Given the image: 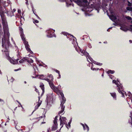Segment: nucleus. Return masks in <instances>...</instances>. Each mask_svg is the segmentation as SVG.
<instances>
[{
	"mask_svg": "<svg viewBox=\"0 0 132 132\" xmlns=\"http://www.w3.org/2000/svg\"><path fill=\"white\" fill-rule=\"evenodd\" d=\"M62 33L64 35H66L67 38H69V40L70 39L71 40L72 39V43L74 47L75 48L76 50L80 54L82 55H84L86 56L87 61L88 62H90L89 61V59L91 62L96 64L100 66L102 65V63L93 61V59L89 55L88 53L80 49L78 45L76 38L72 35H71L66 32H62Z\"/></svg>",
	"mask_w": 132,
	"mask_h": 132,
	"instance_id": "1",
	"label": "nucleus"
},
{
	"mask_svg": "<svg viewBox=\"0 0 132 132\" xmlns=\"http://www.w3.org/2000/svg\"><path fill=\"white\" fill-rule=\"evenodd\" d=\"M5 42L6 43L4 46H2L4 48V49L2 50V52L5 55L7 59L9 60L11 63L13 64H17L18 63V61L19 60V59L14 60L13 59L11 58L9 56V54L8 51V48L10 45L9 41L7 39L6 40Z\"/></svg>",
	"mask_w": 132,
	"mask_h": 132,
	"instance_id": "2",
	"label": "nucleus"
},
{
	"mask_svg": "<svg viewBox=\"0 0 132 132\" xmlns=\"http://www.w3.org/2000/svg\"><path fill=\"white\" fill-rule=\"evenodd\" d=\"M4 16L5 18V20H6V17L5 16ZM6 21L7 24V31L6 30V32H5L4 31V28H3L4 33V35L3 34V32L2 31V27H1V25L0 24V40H1V39H2V46H4V45L6 43V42H5L6 40L7 39L9 41V36L10 35V34L9 32L8 27L6 20ZM2 22L3 23L2 21ZM2 24H3V23ZM3 26V28H4Z\"/></svg>",
	"mask_w": 132,
	"mask_h": 132,
	"instance_id": "3",
	"label": "nucleus"
},
{
	"mask_svg": "<svg viewBox=\"0 0 132 132\" xmlns=\"http://www.w3.org/2000/svg\"><path fill=\"white\" fill-rule=\"evenodd\" d=\"M2 3V0H0V6L1 5ZM4 14V10H3V7L0 6V15H1L2 19L4 31L6 32V30L7 31V27Z\"/></svg>",
	"mask_w": 132,
	"mask_h": 132,
	"instance_id": "4",
	"label": "nucleus"
},
{
	"mask_svg": "<svg viewBox=\"0 0 132 132\" xmlns=\"http://www.w3.org/2000/svg\"><path fill=\"white\" fill-rule=\"evenodd\" d=\"M19 30H20V36L22 40L23 41V43L25 45L26 50H27V51L29 52L30 53L32 54L33 52L30 49L29 47V46L28 44V42L26 41L24 35L23 33V29L21 28H20Z\"/></svg>",
	"mask_w": 132,
	"mask_h": 132,
	"instance_id": "5",
	"label": "nucleus"
},
{
	"mask_svg": "<svg viewBox=\"0 0 132 132\" xmlns=\"http://www.w3.org/2000/svg\"><path fill=\"white\" fill-rule=\"evenodd\" d=\"M113 83H115L117 85L118 87V90L119 93L122 94V97L124 96V95L127 96L126 93L123 90V88L121 85L120 84V85H119L120 82L118 80H117V81L115 80H113Z\"/></svg>",
	"mask_w": 132,
	"mask_h": 132,
	"instance_id": "6",
	"label": "nucleus"
},
{
	"mask_svg": "<svg viewBox=\"0 0 132 132\" xmlns=\"http://www.w3.org/2000/svg\"><path fill=\"white\" fill-rule=\"evenodd\" d=\"M78 5L86 7L89 4V3L87 0H72Z\"/></svg>",
	"mask_w": 132,
	"mask_h": 132,
	"instance_id": "7",
	"label": "nucleus"
},
{
	"mask_svg": "<svg viewBox=\"0 0 132 132\" xmlns=\"http://www.w3.org/2000/svg\"><path fill=\"white\" fill-rule=\"evenodd\" d=\"M66 101V99H63L61 101V104L59 108V109L60 110L59 111L58 114L60 116L63 114L64 113L65 106L63 105V104L65 103Z\"/></svg>",
	"mask_w": 132,
	"mask_h": 132,
	"instance_id": "8",
	"label": "nucleus"
},
{
	"mask_svg": "<svg viewBox=\"0 0 132 132\" xmlns=\"http://www.w3.org/2000/svg\"><path fill=\"white\" fill-rule=\"evenodd\" d=\"M55 30L52 29H50L46 31L47 33V36L49 38L55 37V35L54 33Z\"/></svg>",
	"mask_w": 132,
	"mask_h": 132,
	"instance_id": "9",
	"label": "nucleus"
},
{
	"mask_svg": "<svg viewBox=\"0 0 132 132\" xmlns=\"http://www.w3.org/2000/svg\"><path fill=\"white\" fill-rule=\"evenodd\" d=\"M124 21V20L123 19H122V20H120V21L119 20H118L119 22H117V23H115V24H116L115 25L116 26H117L118 25H119L121 27L120 28V29L125 31H127V28L126 27H123V25L122 24V23H123Z\"/></svg>",
	"mask_w": 132,
	"mask_h": 132,
	"instance_id": "10",
	"label": "nucleus"
},
{
	"mask_svg": "<svg viewBox=\"0 0 132 132\" xmlns=\"http://www.w3.org/2000/svg\"><path fill=\"white\" fill-rule=\"evenodd\" d=\"M49 84V85L51 88L54 90V92H57L58 91V89L56 88L54 85L53 81L50 80V79H46Z\"/></svg>",
	"mask_w": 132,
	"mask_h": 132,
	"instance_id": "11",
	"label": "nucleus"
},
{
	"mask_svg": "<svg viewBox=\"0 0 132 132\" xmlns=\"http://www.w3.org/2000/svg\"><path fill=\"white\" fill-rule=\"evenodd\" d=\"M57 116H56L55 118L54 119L53 121L54 124L52 128V130H55L57 128Z\"/></svg>",
	"mask_w": 132,
	"mask_h": 132,
	"instance_id": "12",
	"label": "nucleus"
},
{
	"mask_svg": "<svg viewBox=\"0 0 132 132\" xmlns=\"http://www.w3.org/2000/svg\"><path fill=\"white\" fill-rule=\"evenodd\" d=\"M61 86L60 85H59L57 87H56L57 88L58 90V91H57V92H55L57 94L59 95H60L61 97L62 98V100L64 99H66V98L65 97H64V94L62 93V92H61L60 90L61 89Z\"/></svg>",
	"mask_w": 132,
	"mask_h": 132,
	"instance_id": "13",
	"label": "nucleus"
},
{
	"mask_svg": "<svg viewBox=\"0 0 132 132\" xmlns=\"http://www.w3.org/2000/svg\"><path fill=\"white\" fill-rule=\"evenodd\" d=\"M60 125L61 126L60 129L63 127V125L65 123L67 119L65 117H62L60 116Z\"/></svg>",
	"mask_w": 132,
	"mask_h": 132,
	"instance_id": "14",
	"label": "nucleus"
},
{
	"mask_svg": "<svg viewBox=\"0 0 132 132\" xmlns=\"http://www.w3.org/2000/svg\"><path fill=\"white\" fill-rule=\"evenodd\" d=\"M27 62L29 63H33V61L31 59H28L27 58L24 57L21 60H20L19 62L20 63H23L24 62Z\"/></svg>",
	"mask_w": 132,
	"mask_h": 132,
	"instance_id": "15",
	"label": "nucleus"
},
{
	"mask_svg": "<svg viewBox=\"0 0 132 132\" xmlns=\"http://www.w3.org/2000/svg\"><path fill=\"white\" fill-rule=\"evenodd\" d=\"M110 18L113 21L115 22V23L113 24L114 25H115V23H117V22H119V21H118V20H120H120H122V19H119L118 20H117V19L116 18V17L113 15H112L110 16Z\"/></svg>",
	"mask_w": 132,
	"mask_h": 132,
	"instance_id": "16",
	"label": "nucleus"
},
{
	"mask_svg": "<svg viewBox=\"0 0 132 132\" xmlns=\"http://www.w3.org/2000/svg\"><path fill=\"white\" fill-rule=\"evenodd\" d=\"M53 97L52 93L49 94L47 95L46 100L47 101V103L50 102L51 100H52Z\"/></svg>",
	"mask_w": 132,
	"mask_h": 132,
	"instance_id": "17",
	"label": "nucleus"
},
{
	"mask_svg": "<svg viewBox=\"0 0 132 132\" xmlns=\"http://www.w3.org/2000/svg\"><path fill=\"white\" fill-rule=\"evenodd\" d=\"M128 97L127 98V100L129 102H131L132 103V94L130 92L128 93Z\"/></svg>",
	"mask_w": 132,
	"mask_h": 132,
	"instance_id": "18",
	"label": "nucleus"
},
{
	"mask_svg": "<svg viewBox=\"0 0 132 132\" xmlns=\"http://www.w3.org/2000/svg\"><path fill=\"white\" fill-rule=\"evenodd\" d=\"M80 124L83 126V129L84 130H86L87 129V131L88 132L89 130V127L86 124H84L81 123Z\"/></svg>",
	"mask_w": 132,
	"mask_h": 132,
	"instance_id": "19",
	"label": "nucleus"
},
{
	"mask_svg": "<svg viewBox=\"0 0 132 132\" xmlns=\"http://www.w3.org/2000/svg\"><path fill=\"white\" fill-rule=\"evenodd\" d=\"M50 79V80H51V81H53L54 79L53 76L51 74H49L47 76V77H46V79H45V80L46 81V79Z\"/></svg>",
	"mask_w": 132,
	"mask_h": 132,
	"instance_id": "20",
	"label": "nucleus"
},
{
	"mask_svg": "<svg viewBox=\"0 0 132 132\" xmlns=\"http://www.w3.org/2000/svg\"><path fill=\"white\" fill-rule=\"evenodd\" d=\"M40 97L39 96L38 97V101L37 102V104L35 107V109H37L39 107V106L41 104L42 101H41L40 100Z\"/></svg>",
	"mask_w": 132,
	"mask_h": 132,
	"instance_id": "21",
	"label": "nucleus"
},
{
	"mask_svg": "<svg viewBox=\"0 0 132 132\" xmlns=\"http://www.w3.org/2000/svg\"><path fill=\"white\" fill-rule=\"evenodd\" d=\"M35 78H39L41 79L44 80L46 79V77H45L43 75H39L36 76Z\"/></svg>",
	"mask_w": 132,
	"mask_h": 132,
	"instance_id": "22",
	"label": "nucleus"
},
{
	"mask_svg": "<svg viewBox=\"0 0 132 132\" xmlns=\"http://www.w3.org/2000/svg\"><path fill=\"white\" fill-rule=\"evenodd\" d=\"M6 13L8 16L11 17L14 15L13 12L7 11Z\"/></svg>",
	"mask_w": 132,
	"mask_h": 132,
	"instance_id": "23",
	"label": "nucleus"
},
{
	"mask_svg": "<svg viewBox=\"0 0 132 132\" xmlns=\"http://www.w3.org/2000/svg\"><path fill=\"white\" fill-rule=\"evenodd\" d=\"M40 87L42 90V95L44 92V85L42 83L40 85Z\"/></svg>",
	"mask_w": 132,
	"mask_h": 132,
	"instance_id": "24",
	"label": "nucleus"
},
{
	"mask_svg": "<svg viewBox=\"0 0 132 132\" xmlns=\"http://www.w3.org/2000/svg\"><path fill=\"white\" fill-rule=\"evenodd\" d=\"M114 72V71L111 70H109L106 72L108 74V75L110 77L111 76L110 75V73L113 74Z\"/></svg>",
	"mask_w": 132,
	"mask_h": 132,
	"instance_id": "25",
	"label": "nucleus"
},
{
	"mask_svg": "<svg viewBox=\"0 0 132 132\" xmlns=\"http://www.w3.org/2000/svg\"><path fill=\"white\" fill-rule=\"evenodd\" d=\"M111 96H112L113 98V99L115 100H116V94L115 93H110Z\"/></svg>",
	"mask_w": 132,
	"mask_h": 132,
	"instance_id": "26",
	"label": "nucleus"
},
{
	"mask_svg": "<svg viewBox=\"0 0 132 132\" xmlns=\"http://www.w3.org/2000/svg\"><path fill=\"white\" fill-rule=\"evenodd\" d=\"M71 121L72 119H71L70 120V121L68 122V124H65V126L68 129H69V127L70 128V124L71 123Z\"/></svg>",
	"mask_w": 132,
	"mask_h": 132,
	"instance_id": "27",
	"label": "nucleus"
},
{
	"mask_svg": "<svg viewBox=\"0 0 132 132\" xmlns=\"http://www.w3.org/2000/svg\"><path fill=\"white\" fill-rule=\"evenodd\" d=\"M65 1L67 6H68V4L70 5L71 4V3L72 2V0H68H68H66Z\"/></svg>",
	"mask_w": 132,
	"mask_h": 132,
	"instance_id": "28",
	"label": "nucleus"
},
{
	"mask_svg": "<svg viewBox=\"0 0 132 132\" xmlns=\"http://www.w3.org/2000/svg\"><path fill=\"white\" fill-rule=\"evenodd\" d=\"M55 71L59 75V77H60L59 78H57L60 79L61 78V75H60V72L59 71L57 70H55Z\"/></svg>",
	"mask_w": 132,
	"mask_h": 132,
	"instance_id": "29",
	"label": "nucleus"
},
{
	"mask_svg": "<svg viewBox=\"0 0 132 132\" xmlns=\"http://www.w3.org/2000/svg\"><path fill=\"white\" fill-rule=\"evenodd\" d=\"M19 14L18 13L16 14L15 15L16 17L18 18H19L20 17L21 18H23L22 16H21V15H19Z\"/></svg>",
	"mask_w": 132,
	"mask_h": 132,
	"instance_id": "30",
	"label": "nucleus"
},
{
	"mask_svg": "<svg viewBox=\"0 0 132 132\" xmlns=\"http://www.w3.org/2000/svg\"><path fill=\"white\" fill-rule=\"evenodd\" d=\"M127 9L128 11H132V7H127Z\"/></svg>",
	"mask_w": 132,
	"mask_h": 132,
	"instance_id": "31",
	"label": "nucleus"
},
{
	"mask_svg": "<svg viewBox=\"0 0 132 132\" xmlns=\"http://www.w3.org/2000/svg\"><path fill=\"white\" fill-rule=\"evenodd\" d=\"M125 18L128 20H132L131 18L129 16H125Z\"/></svg>",
	"mask_w": 132,
	"mask_h": 132,
	"instance_id": "32",
	"label": "nucleus"
},
{
	"mask_svg": "<svg viewBox=\"0 0 132 132\" xmlns=\"http://www.w3.org/2000/svg\"><path fill=\"white\" fill-rule=\"evenodd\" d=\"M91 69L93 71L98 70L99 69L98 68H93V67L91 68Z\"/></svg>",
	"mask_w": 132,
	"mask_h": 132,
	"instance_id": "33",
	"label": "nucleus"
},
{
	"mask_svg": "<svg viewBox=\"0 0 132 132\" xmlns=\"http://www.w3.org/2000/svg\"><path fill=\"white\" fill-rule=\"evenodd\" d=\"M92 10V9L87 8L86 9V11L90 12Z\"/></svg>",
	"mask_w": 132,
	"mask_h": 132,
	"instance_id": "34",
	"label": "nucleus"
},
{
	"mask_svg": "<svg viewBox=\"0 0 132 132\" xmlns=\"http://www.w3.org/2000/svg\"><path fill=\"white\" fill-rule=\"evenodd\" d=\"M33 22L34 23H38L39 22L37 20H35V19H33Z\"/></svg>",
	"mask_w": 132,
	"mask_h": 132,
	"instance_id": "35",
	"label": "nucleus"
},
{
	"mask_svg": "<svg viewBox=\"0 0 132 132\" xmlns=\"http://www.w3.org/2000/svg\"><path fill=\"white\" fill-rule=\"evenodd\" d=\"M18 13L19 14V15H20L21 14V11L20 10L18 9Z\"/></svg>",
	"mask_w": 132,
	"mask_h": 132,
	"instance_id": "36",
	"label": "nucleus"
},
{
	"mask_svg": "<svg viewBox=\"0 0 132 132\" xmlns=\"http://www.w3.org/2000/svg\"><path fill=\"white\" fill-rule=\"evenodd\" d=\"M17 102L20 105V107L22 108V110H23V107L22 105L21 104V103L20 102H19L18 101H17Z\"/></svg>",
	"mask_w": 132,
	"mask_h": 132,
	"instance_id": "37",
	"label": "nucleus"
},
{
	"mask_svg": "<svg viewBox=\"0 0 132 132\" xmlns=\"http://www.w3.org/2000/svg\"><path fill=\"white\" fill-rule=\"evenodd\" d=\"M88 47L89 48H92V46H91V44L90 43H89L88 45Z\"/></svg>",
	"mask_w": 132,
	"mask_h": 132,
	"instance_id": "38",
	"label": "nucleus"
},
{
	"mask_svg": "<svg viewBox=\"0 0 132 132\" xmlns=\"http://www.w3.org/2000/svg\"><path fill=\"white\" fill-rule=\"evenodd\" d=\"M7 3L8 4H11V2L9 0H7Z\"/></svg>",
	"mask_w": 132,
	"mask_h": 132,
	"instance_id": "39",
	"label": "nucleus"
},
{
	"mask_svg": "<svg viewBox=\"0 0 132 132\" xmlns=\"http://www.w3.org/2000/svg\"><path fill=\"white\" fill-rule=\"evenodd\" d=\"M128 5L129 6H131V3L129 2L128 1Z\"/></svg>",
	"mask_w": 132,
	"mask_h": 132,
	"instance_id": "40",
	"label": "nucleus"
},
{
	"mask_svg": "<svg viewBox=\"0 0 132 132\" xmlns=\"http://www.w3.org/2000/svg\"><path fill=\"white\" fill-rule=\"evenodd\" d=\"M33 68H34V70H35V71L36 70V69L37 70H38V69H37V67H36V66L34 67H33Z\"/></svg>",
	"mask_w": 132,
	"mask_h": 132,
	"instance_id": "41",
	"label": "nucleus"
},
{
	"mask_svg": "<svg viewBox=\"0 0 132 132\" xmlns=\"http://www.w3.org/2000/svg\"><path fill=\"white\" fill-rule=\"evenodd\" d=\"M21 70V69L20 68H19V69H15L14 70V71H19V70Z\"/></svg>",
	"mask_w": 132,
	"mask_h": 132,
	"instance_id": "42",
	"label": "nucleus"
},
{
	"mask_svg": "<svg viewBox=\"0 0 132 132\" xmlns=\"http://www.w3.org/2000/svg\"><path fill=\"white\" fill-rule=\"evenodd\" d=\"M42 66L44 67L47 66L46 65H45V64L43 63H42Z\"/></svg>",
	"mask_w": 132,
	"mask_h": 132,
	"instance_id": "43",
	"label": "nucleus"
},
{
	"mask_svg": "<svg viewBox=\"0 0 132 132\" xmlns=\"http://www.w3.org/2000/svg\"><path fill=\"white\" fill-rule=\"evenodd\" d=\"M26 1V4L27 5H28V0H25Z\"/></svg>",
	"mask_w": 132,
	"mask_h": 132,
	"instance_id": "44",
	"label": "nucleus"
},
{
	"mask_svg": "<svg viewBox=\"0 0 132 132\" xmlns=\"http://www.w3.org/2000/svg\"><path fill=\"white\" fill-rule=\"evenodd\" d=\"M33 11H34L33 10ZM34 12V13L35 14V15L36 16H37V17L38 18V19H40V18H39V16H38L37 15H36V14H35L34 13V12Z\"/></svg>",
	"mask_w": 132,
	"mask_h": 132,
	"instance_id": "45",
	"label": "nucleus"
},
{
	"mask_svg": "<svg viewBox=\"0 0 132 132\" xmlns=\"http://www.w3.org/2000/svg\"><path fill=\"white\" fill-rule=\"evenodd\" d=\"M13 79H14L12 77L11 78V82H12L13 81Z\"/></svg>",
	"mask_w": 132,
	"mask_h": 132,
	"instance_id": "46",
	"label": "nucleus"
},
{
	"mask_svg": "<svg viewBox=\"0 0 132 132\" xmlns=\"http://www.w3.org/2000/svg\"><path fill=\"white\" fill-rule=\"evenodd\" d=\"M35 91L36 92H37L38 91V90L37 89H36V87H35Z\"/></svg>",
	"mask_w": 132,
	"mask_h": 132,
	"instance_id": "47",
	"label": "nucleus"
},
{
	"mask_svg": "<svg viewBox=\"0 0 132 132\" xmlns=\"http://www.w3.org/2000/svg\"><path fill=\"white\" fill-rule=\"evenodd\" d=\"M16 10L15 9H13V12H14L16 11Z\"/></svg>",
	"mask_w": 132,
	"mask_h": 132,
	"instance_id": "48",
	"label": "nucleus"
},
{
	"mask_svg": "<svg viewBox=\"0 0 132 132\" xmlns=\"http://www.w3.org/2000/svg\"><path fill=\"white\" fill-rule=\"evenodd\" d=\"M39 66H42V64H41V63H40V64H39Z\"/></svg>",
	"mask_w": 132,
	"mask_h": 132,
	"instance_id": "49",
	"label": "nucleus"
},
{
	"mask_svg": "<svg viewBox=\"0 0 132 132\" xmlns=\"http://www.w3.org/2000/svg\"><path fill=\"white\" fill-rule=\"evenodd\" d=\"M6 1H5V6H7V4H6Z\"/></svg>",
	"mask_w": 132,
	"mask_h": 132,
	"instance_id": "50",
	"label": "nucleus"
},
{
	"mask_svg": "<svg viewBox=\"0 0 132 132\" xmlns=\"http://www.w3.org/2000/svg\"><path fill=\"white\" fill-rule=\"evenodd\" d=\"M3 100L0 99V102H3Z\"/></svg>",
	"mask_w": 132,
	"mask_h": 132,
	"instance_id": "51",
	"label": "nucleus"
},
{
	"mask_svg": "<svg viewBox=\"0 0 132 132\" xmlns=\"http://www.w3.org/2000/svg\"><path fill=\"white\" fill-rule=\"evenodd\" d=\"M111 28H110L108 29L107 30V31H109V30L110 29H111Z\"/></svg>",
	"mask_w": 132,
	"mask_h": 132,
	"instance_id": "52",
	"label": "nucleus"
},
{
	"mask_svg": "<svg viewBox=\"0 0 132 132\" xmlns=\"http://www.w3.org/2000/svg\"><path fill=\"white\" fill-rule=\"evenodd\" d=\"M131 116H132V111L130 112Z\"/></svg>",
	"mask_w": 132,
	"mask_h": 132,
	"instance_id": "53",
	"label": "nucleus"
},
{
	"mask_svg": "<svg viewBox=\"0 0 132 132\" xmlns=\"http://www.w3.org/2000/svg\"><path fill=\"white\" fill-rule=\"evenodd\" d=\"M45 123V122H42L41 123L42 124Z\"/></svg>",
	"mask_w": 132,
	"mask_h": 132,
	"instance_id": "54",
	"label": "nucleus"
},
{
	"mask_svg": "<svg viewBox=\"0 0 132 132\" xmlns=\"http://www.w3.org/2000/svg\"><path fill=\"white\" fill-rule=\"evenodd\" d=\"M103 70V71L104 72V70L102 68H101V69H100V70Z\"/></svg>",
	"mask_w": 132,
	"mask_h": 132,
	"instance_id": "55",
	"label": "nucleus"
},
{
	"mask_svg": "<svg viewBox=\"0 0 132 132\" xmlns=\"http://www.w3.org/2000/svg\"><path fill=\"white\" fill-rule=\"evenodd\" d=\"M17 108V107H16L14 109V110H15Z\"/></svg>",
	"mask_w": 132,
	"mask_h": 132,
	"instance_id": "56",
	"label": "nucleus"
},
{
	"mask_svg": "<svg viewBox=\"0 0 132 132\" xmlns=\"http://www.w3.org/2000/svg\"><path fill=\"white\" fill-rule=\"evenodd\" d=\"M102 77H103V76H104L103 73V74L102 75Z\"/></svg>",
	"mask_w": 132,
	"mask_h": 132,
	"instance_id": "57",
	"label": "nucleus"
},
{
	"mask_svg": "<svg viewBox=\"0 0 132 132\" xmlns=\"http://www.w3.org/2000/svg\"><path fill=\"white\" fill-rule=\"evenodd\" d=\"M24 83L25 84H26V81H24Z\"/></svg>",
	"mask_w": 132,
	"mask_h": 132,
	"instance_id": "58",
	"label": "nucleus"
},
{
	"mask_svg": "<svg viewBox=\"0 0 132 132\" xmlns=\"http://www.w3.org/2000/svg\"><path fill=\"white\" fill-rule=\"evenodd\" d=\"M49 131V129H48L47 130V132H48Z\"/></svg>",
	"mask_w": 132,
	"mask_h": 132,
	"instance_id": "59",
	"label": "nucleus"
},
{
	"mask_svg": "<svg viewBox=\"0 0 132 132\" xmlns=\"http://www.w3.org/2000/svg\"><path fill=\"white\" fill-rule=\"evenodd\" d=\"M60 131V130H59V131H58V130H57L56 132L57 131H58V132H59Z\"/></svg>",
	"mask_w": 132,
	"mask_h": 132,
	"instance_id": "60",
	"label": "nucleus"
},
{
	"mask_svg": "<svg viewBox=\"0 0 132 132\" xmlns=\"http://www.w3.org/2000/svg\"><path fill=\"white\" fill-rule=\"evenodd\" d=\"M129 42L131 43L132 42V41L131 40H130L129 41Z\"/></svg>",
	"mask_w": 132,
	"mask_h": 132,
	"instance_id": "61",
	"label": "nucleus"
},
{
	"mask_svg": "<svg viewBox=\"0 0 132 132\" xmlns=\"http://www.w3.org/2000/svg\"><path fill=\"white\" fill-rule=\"evenodd\" d=\"M23 14H24V13H22V15H23Z\"/></svg>",
	"mask_w": 132,
	"mask_h": 132,
	"instance_id": "62",
	"label": "nucleus"
},
{
	"mask_svg": "<svg viewBox=\"0 0 132 132\" xmlns=\"http://www.w3.org/2000/svg\"><path fill=\"white\" fill-rule=\"evenodd\" d=\"M82 11H85V10H83V9H82Z\"/></svg>",
	"mask_w": 132,
	"mask_h": 132,
	"instance_id": "63",
	"label": "nucleus"
},
{
	"mask_svg": "<svg viewBox=\"0 0 132 132\" xmlns=\"http://www.w3.org/2000/svg\"><path fill=\"white\" fill-rule=\"evenodd\" d=\"M39 118H42V117H40Z\"/></svg>",
	"mask_w": 132,
	"mask_h": 132,
	"instance_id": "64",
	"label": "nucleus"
}]
</instances>
